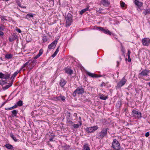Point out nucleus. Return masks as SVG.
<instances>
[{"mask_svg":"<svg viewBox=\"0 0 150 150\" xmlns=\"http://www.w3.org/2000/svg\"><path fill=\"white\" fill-rule=\"evenodd\" d=\"M10 76V74H4L3 79H8Z\"/></svg>","mask_w":150,"mask_h":150,"instance_id":"nucleus-27","label":"nucleus"},{"mask_svg":"<svg viewBox=\"0 0 150 150\" xmlns=\"http://www.w3.org/2000/svg\"><path fill=\"white\" fill-rule=\"evenodd\" d=\"M127 79L125 78V76H124L122 79L117 83V86H116L117 89L119 88L124 86L127 81Z\"/></svg>","mask_w":150,"mask_h":150,"instance_id":"nucleus-5","label":"nucleus"},{"mask_svg":"<svg viewBox=\"0 0 150 150\" xmlns=\"http://www.w3.org/2000/svg\"><path fill=\"white\" fill-rule=\"evenodd\" d=\"M69 122L70 124V125H72L73 124V122L71 121H69Z\"/></svg>","mask_w":150,"mask_h":150,"instance_id":"nucleus-57","label":"nucleus"},{"mask_svg":"<svg viewBox=\"0 0 150 150\" xmlns=\"http://www.w3.org/2000/svg\"><path fill=\"white\" fill-rule=\"evenodd\" d=\"M83 150H90L89 146L88 144H86L83 146Z\"/></svg>","mask_w":150,"mask_h":150,"instance_id":"nucleus-24","label":"nucleus"},{"mask_svg":"<svg viewBox=\"0 0 150 150\" xmlns=\"http://www.w3.org/2000/svg\"><path fill=\"white\" fill-rule=\"evenodd\" d=\"M81 125H80V124L79 125L78 124H74L73 125V127L74 129H76L78 128L79 126H81Z\"/></svg>","mask_w":150,"mask_h":150,"instance_id":"nucleus-32","label":"nucleus"},{"mask_svg":"<svg viewBox=\"0 0 150 150\" xmlns=\"http://www.w3.org/2000/svg\"><path fill=\"white\" fill-rule=\"evenodd\" d=\"M79 119L80 120L79 121V124H80V125H82V123L81 121V118L80 117H79Z\"/></svg>","mask_w":150,"mask_h":150,"instance_id":"nucleus-45","label":"nucleus"},{"mask_svg":"<svg viewBox=\"0 0 150 150\" xmlns=\"http://www.w3.org/2000/svg\"><path fill=\"white\" fill-rule=\"evenodd\" d=\"M59 46L57 48V49L55 51V52H57V53L58 52V51H59Z\"/></svg>","mask_w":150,"mask_h":150,"instance_id":"nucleus-56","label":"nucleus"},{"mask_svg":"<svg viewBox=\"0 0 150 150\" xmlns=\"http://www.w3.org/2000/svg\"><path fill=\"white\" fill-rule=\"evenodd\" d=\"M150 13V9H144L143 11V14L145 15Z\"/></svg>","mask_w":150,"mask_h":150,"instance_id":"nucleus-19","label":"nucleus"},{"mask_svg":"<svg viewBox=\"0 0 150 150\" xmlns=\"http://www.w3.org/2000/svg\"><path fill=\"white\" fill-rule=\"evenodd\" d=\"M101 5L103 6H108L110 4L109 2L106 0H103L101 1Z\"/></svg>","mask_w":150,"mask_h":150,"instance_id":"nucleus-13","label":"nucleus"},{"mask_svg":"<svg viewBox=\"0 0 150 150\" xmlns=\"http://www.w3.org/2000/svg\"><path fill=\"white\" fill-rule=\"evenodd\" d=\"M130 51L129 50H128V52H127V55L128 56H130Z\"/></svg>","mask_w":150,"mask_h":150,"instance_id":"nucleus-52","label":"nucleus"},{"mask_svg":"<svg viewBox=\"0 0 150 150\" xmlns=\"http://www.w3.org/2000/svg\"><path fill=\"white\" fill-rule=\"evenodd\" d=\"M98 29L101 30V31H102L104 33L106 34H108L109 35H111V32L109 31L108 30H105L103 28L101 27H97Z\"/></svg>","mask_w":150,"mask_h":150,"instance_id":"nucleus-11","label":"nucleus"},{"mask_svg":"<svg viewBox=\"0 0 150 150\" xmlns=\"http://www.w3.org/2000/svg\"><path fill=\"white\" fill-rule=\"evenodd\" d=\"M42 40L43 42H47V36H43L42 37Z\"/></svg>","mask_w":150,"mask_h":150,"instance_id":"nucleus-38","label":"nucleus"},{"mask_svg":"<svg viewBox=\"0 0 150 150\" xmlns=\"http://www.w3.org/2000/svg\"><path fill=\"white\" fill-rule=\"evenodd\" d=\"M13 107H10V108H9V110H11L12 109H13Z\"/></svg>","mask_w":150,"mask_h":150,"instance_id":"nucleus-59","label":"nucleus"},{"mask_svg":"<svg viewBox=\"0 0 150 150\" xmlns=\"http://www.w3.org/2000/svg\"><path fill=\"white\" fill-rule=\"evenodd\" d=\"M43 52V50L42 49H41L39 52V53L37 54V55L39 56V57H40L42 54Z\"/></svg>","mask_w":150,"mask_h":150,"instance_id":"nucleus-37","label":"nucleus"},{"mask_svg":"<svg viewBox=\"0 0 150 150\" xmlns=\"http://www.w3.org/2000/svg\"><path fill=\"white\" fill-rule=\"evenodd\" d=\"M7 83V82L6 80L1 79L0 80V84L1 85H3Z\"/></svg>","mask_w":150,"mask_h":150,"instance_id":"nucleus-26","label":"nucleus"},{"mask_svg":"<svg viewBox=\"0 0 150 150\" xmlns=\"http://www.w3.org/2000/svg\"><path fill=\"white\" fill-rule=\"evenodd\" d=\"M87 74L89 76H91L92 77H97L99 76H98V75L96 74H95L92 73H91L89 72H87ZM99 77H100L99 76Z\"/></svg>","mask_w":150,"mask_h":150,"instance_id":"nucleus-16","label":"nucleus"},{"mask_svg":"<svg viewBox=\"0 0 150 150\" xmlns=\"http://www.w3.org/2000/svg\"><path fill=\"white\" fill-rule=\"evenodd\" d=\"M30 61H29L28 62L25 63L24 64L23 66L21 68V70L25 67H26L27 66H30L31 65V63H30Z\"/></svg>","mask_w":150,"mask_h":150,"instance_id":"nucleus-18","label":"nucleus"},{"mask_svg":"<svg viewBox=\"0 0 150 150\" xmlns=\"http://www.w3.org/2000/svg\"><path fill=\"white\" fill-rule=\"evenodd\" d=\"M4 74L0 72V78L3 79L4 76Z\"/></svg>","mask_w":150,"mask_h":150,"instance_id":"nucleus-44","label":"nucleus"},{"mask_svg":"<svg viewBox=\"0 0 150 150\" xmlns=\"http://www.w3.org/2000/svg\"><path fill=\"white\" fill-rule=\"evenodd\" d=\"M5 146L8 149H12L13 147L12 145L9 144H6Z\"/></svg>","mask_w":150,"mask_h":150,"instance_id":"nucleus-20","label":"nucleus"},{"mask_svg":"<svg viewBox=\"0 0 150 150\" xmlns=\"http://www.w3.org/2000/svg\"><path fill=\"white\" fill-rule=\"evenodd\" d=\"M132 115L133 117L137 118H140L142 117L141 113L135 110H133L132 111Z\"/></svg>","mask_w":150,"mask_h":150,"instance_id":"nucleus-8","label":"nucleus"},{"mask_svg":"<svg viewBox=\"0 0 150 150\" xmlns=\"http://www.w3.org/2000/svg\"><path fill=\"white\" fill-rule=\"evenodd\" d=\"M43 52V50L42 49H41L39 52V53L37 54V55L39 56V57H40L42 54Z\"/></svg>","mask_w":150,"mask_h":150,"instance_id":"nucleus-36","label":"nucleus"},{"mask_svg":"<svg viewBox=\"0 0 150 150\" xmlns=\"http://www.w3.org/2000/svg\"><path fill=\"white\" fill-rule=\"evenodd\" d=\"M143 45L144 46H147L150 43V39L149 38H145L142 40Z\"/></svg>","mask_w":150,"mask_h":150,"instance_id":"nucleus-9","label":"nucleus"},{"mask_svg":"<svg viewBox=\"0 0 150 150\" xmlns=\"http://www.w3.org/2000/svg\"><path fill=\"white\" fill-rule=\"evenodd\" d=\"M134 3L139 7H141L143 5V3L139 1L138 0H135Z\"/></svg>","mask_w":150,"mask_h":150,"instance_id":"nucleus-14","label":"nucleus"},{"mask_svg":"<svg viewBox=\"0 0 150 150\" xmlns=\"http://www.w3.org/2000/svg\"><path fill=\"white\" fill-rule=\"evenodd\" d=\"M12 37H13V38H14V40H15L17 38V36L15 33H13V34Z\"/></svg>","mask_w":150,"mask_h":150,"instance_id":"nucleus-40","label":"nucleus"},{"mask_svg":"<svg viewBox=\"0 0 150 150\" xmlns=\"http://www.w3.org/2000/svg\"><path fill=\"white\" fill-rule=\"evenodd\" d=\"M148 79H145V80H146V81H148Z\"/></svg>","mask_w":150,"mask_h":150,"instance_id":"nucleus-64","label":"nucleus"},{"mask_svg":"<svg viewBox=\"0 0 150 150\" xmlns=\"http://www.w3.org/2000/svg\"><path fill=\"white\" fill-rule=\"evenodd\" d=\"M121 51H122V52L123 53V54L124 55V56H125V55H124V53H125V49L124 48V47H123V46L121 44Z\"/></svg>","mask_w":150,"mask_h":150,"instance_id":"nucleus-31","label":"nucleus"},{"mask_svg":"<svg viewBox=\"0 0 150 150\" xmlns=\"http://www.w3.org/2000/svg\"><path fill=\"white\" fill-rule=\"evenodd\" d=\"M4 32L1 31H0V36H2L4 35Z\"/></svg>","mask_w":150,"mask_h":150,"instance_id":"nucleus-53","label":"nucleus"},{"mask_svg":"<svg viewBox=\"0 0 150 150\" xmlns=\"http://www.w3.org/2000/svg\"><path fill=\"white\" fill-rule=\"evenodd\" d=\"M149 135V132H147L145 134V136L146 137H148Z\"/></svg>","mask_w":150,"mask_h":150,"instance_id":"nucleus-51","label":"nucleus"},{"mask_svg":"<svg viewBox=\"0 0 150 150\" xmlns=\"http://www.w3.org/2000/svg\"><path fill=\"white\" fill-rule=\"evenodd\" d=\"M105 83L104 82H102V83L100 85V87H102L103 86H105Z\"/></svg>","mask_w":150,"mask_h":150,"instance_id":"nucleus-47","label":"nucleus"},{"mask_svg":"<svg viewBox=\"0 0 150 150\" xmlns=\"http://www.w3.org/2000/svg\"><path fill=\"white\" fill-rule=\"evenodd\" d=\"M10 137L14 140V141L15 142H16L18 141L17 139L13 135L12 132H11L10 133Z\"/></svg>","mask_w":150,"mask_h":150,"instance_id":"nucleus-25","label":"nucleus"},{"mask_svg":"<svg viewBox=\"0 0 150 150\" xmlns=\"http://www.w3.org/2000/svg\"><path fill=\"white\" fill-rule=\"evenodd\" d=\"M99 98L102 100H106L108 98V97L107 96H104L103 94H101L99 96Z\"/></svg>","mask_w":150,"mask_h":150,"instance_id":"nucleus-21","label":"nucleus"},{"mask_svg":"<svg viewBox=\"0 0 150 150\" xmlns=\"http://www.w3.org/2000/svg\"><path fill=\"white\" fill-rule=\"evenodd\" d=\"M11 85L12 84L11 83L8 85H6V86L3 87V89L4 90H6L10 87L11 86Z\"/></svg>","mask_w":150,"mask_h":150,"instance_id":"nucleus-29","label":"nucleus"},{"mask_svg":"<svg viewBox=\"0 0 150 150\" xmlns=\"http://www.w3.org/2000/svg\"><path fill=\"white\" fill-rule=\"evenodd\" d=\"M9 0H4L5 1H8Z\"/></svg>","mask_w":150,"mask_h":150,"instance_id":"nucleus-63","label":"nucleus"},{"mask_svg":"<svg viewBox=\"0 0 150 150\" xmlns=\"http://www.w3.org/2000/svg\"><path fill=\"white\" fill-rule=\"evenodd\" d=\"M16 30L17 32L19 33H21V30L20 29L18 28H16Z\"/></svg>","mask_w":150,"mask_h":150,"instance_id":"nucleus-49","label":"nucleus"},{"mask_svg":"<svg viewBox=\"0 0 150 150\" xmlns=\"http://www.w3.org/2000/svg\"><path fill=\"white\" fill-rule=\"evenodd\" d=\"M14 40H15L14 38H13L12 37L9 38V40L10 42H12Z\"/></svg>","mask_w":150,"mask_h":150,"instance_id":"nucleus-43","label":"nucleus"},{"mask_svg":"<svg viewBox=\"0 0 150 150\" xmlns=\"http://www.w3.org/2000/svg\"><path fill=\"white\" fill-rule=\"evenodd\" d=\"M150 73V70H148L146 69H145L142 71L141 72L139 73V74L141 76H146L149 79L150 78L149 74Z\"/></svg>","mask_w":150,"mask_h":150,"instance_id":"nucleus-6","label":"nucleus"},{"mask_svg":"<svg viewBox=\"0 0 150 150\" xmlns=\"http://www.w3.org/2000/svg\"><path fill=\"white\" fill-rule=\"evenodd\" d=\"M65 72L69 75H71L73 74V72L72 70L69 68H66L65 69Z\"/></svg>","mask_w":150,"mask_h":150,"instance_id":"nucleus-15","label":"nucleus"},{"mask_svg":"<svg viewBox=\"0 0 150 150\" xmlns=\"http://www.w3.org/2000/svg\"><path fill=\"white\" fill-rule=\"evenodd\" d=\"M4 29V26L3 25L0 26V31L3 30Z\"/></svg>","mask_w":150,"mask_h":150,"instance_id":"nucleus-42","label":"nucleus"},{"mask_svg":"<svg viewBox=\"0 0 150 150\" xmlns=\"http://www.w3.org/2000/svg\"><path fill=\"white\" fill-rule=\"evenodd\" d=\"M16 3L20 7H21V8H26V6H21V3L19 1H17L16 2Z\"/></svg>","mask_w":150,"mask_h":150,"instance_id":"nucleus-28","label":"nucleus"},{"mask_svg":"<svg viewBox=\"0 0 150 150\" xmlns=\"http://www.w3.org/2000/svg\"><path fill=\"white\" fill-rule=\"evenodd\" d=\"M39 57V56L37 55H36V56H35V57H34V58L35 59H37Z\"/></svg>","mask_w":150,"mask_h":150,"instance_id":"nucleus-55","label":"nucleus"},{"mask_svg":"<svg viewBox=\"0 0 150 150\" xmlns=\"http://www.w3.org/2000/svg\"><path fill=\"white\" fill-rule=\"evenodd\" d=\"M13 57V55L11 54H7L5 56V58L7 59H10Z\"/></svg>","mask_w":150,"mask_h":150,"instance_id":"nucleus-22","label":"nucleus"},{"mask_svg":"<svg viewBox=\"0 0 150 150\" xmlns=\"http://www.w3.org/2000/svg\"><path fill=\"white\" fill-rule=\"evenodd\" d=\"M84 92V89L81 86L77 87L72 94L73 96L74 97L76 95V93L78 95H81Z\"/></svg>","mask_w":150,"mask_h":150,"instance_id":"nucleus-3","label":"nucleus"},{"mask_svg":"<svg viewBox=\"0 0 150 150\" xmlns=\"http://www.w3.org/2000/svg\"><path fill=\"white\" fill-rule=\"evenodd\" d=\"M66 25L67 27L69 26L73 22L72 16L70 13H69L65 17Z\"/></svg>","mask_w":150,"mask_h":150,"instance_id":"nucleus-1","label":"nucleus"},{"mask_svg":"<svg viewBox=\"0 0 150 150\" xmlns=\"http://www.w3.org/2000/svg\"><path fill=\"white\" fill-rule=\"evenodd\" d=\"M109 130L108 128L103 129L98 134L97 138L98 139H102L107 134V131Z\"/></svg>","mask_w":150,"mask_h":150,"instance_id":"nucleus-2","label":"nucleus"},{"mask_svg":"<svg viewBox=\"0 0 150 150\" xmlns=\"http://www.w3.org/2000/svg\"><path fill=\"white\" fill-rule=\"evenodd\" d=\"M18 73V71L15 72L11 76V79L14 78H15Z\"/></svg>","mask_w":150,"mask_h":150,"instance_id":"nucleus-39","label":"nucleus"},{"mask_svg":"<svg viewBox=\"0 0 150 150\" xmlns=\"http://www.w3.org/2000/svg\"><path fill=\"white\" fill-rule=\"evenodd\" d=\"M30 63H31V65L33 67L36 64V61L33 60V61H30Z\"/></svg>","mask_w":150,"mask_h":150,"instance_id":"nucleus-34","label":"nucleus"},{"mask_svg":"<svg viewBox=\"0 0 150 150\" xmlns=\"http://www.w3.org/2000/svg\"><path fill=\"white\" fill-rule=\"evenodd\" d=\"M111 146L115 150H119L120 149V144L115 139H113Z\"/></svg>","mask_w":150,"mask_h":150,"instance_id":"nucleus-4","label":"nucleus"},{"mask_svg":"<svg viewBox=\"0 0 150 150\" xmlns=\"http://www.w3.org/2000/svg\"><path fill=\"white\" fill-rule=\"evenodd\" d=\"M57 52L55 51V52L52 55V57H54L56 56V55H57Z\"/></svg>","mask_w":150,"mask_h":150,"instance_id":"nucleus-46","label":"nucleus"},{"mask_svg":"<svg viewBox=\"0 0 150 150\" xmlns=\"http://www.w3.org/2000/svg\"><path fill=\"white\" fill-rule=\"evenodd\" d=\"M26 16L29 18H30L33 17V15L32 14H28Z\"/></svg>","mask_w":150,"mask_h":150,"instance_id":"nucleus-41","label":"nucleus"},{"mask_svg":"<svg viewBox=\"0 0 150 150\" xmlns=\"http://www.w3.org/2000/svg\"><path fill=\"white\" fill-rule=\"evenodd\" d=\"M125 3L124 2H122L120 3V5L122 7H124L125 6Z\"/></svg>","mask_w":150,"mask_h":150,"instance_id":"nucleus-48","label":"nucleus"},{"mask_svg":"<svg viewBox=\"0 0 150 150\" xmlns=\"http://www.w3.org/2000/svg\"><path fill=\"white\" fill-rule=\"evenodd\" d=\"M128 61L129 62H130L131 61L130 56H128Z\"/></svg>","mask_w":150,"mask_h":150,"instance_id":"nucleus-50","label":"nucleus"},{"mask_svg":"<svg viewBox=\"0 0 150 150\" xmlns=\"http://www.w3.org/2000/svg\"><path fill=\"white\" fill-rule=\"evenodd\" d=\"M98 129L97 126H94L92 127H87L86 129V130L88 133L93 132Z\"/></svg>","mask_w":150,"mask_h":150,"instance_id":"nucleus-7","label":"nucleus"},{"mask_svg":"<svg viewBox=\"0 0 150 150\" xmlns=\"http://www.w3.org/2000/svg\"><path fill=\"white\" fill-rule=\"evenodd\" d=\"M117 67H118V65H119V62L118 61L117 62Z\"/></svg>","mask_w":150,"mask_h":150,"instance_id":"nucleus-61","label":"nucleus"},{"mask_svg":"<svg viewBox=\"0 0 150 150\" xmlns=\"http://www.w3.org/2000/svg\"><path fill=\"white\" fill-rule=\"evenodd\" d=\"M66 99L65 97L64 96H58L57 98V99L58 100H61L63 101L64 102L65 101Z\"/></svg>","mask_w":150,"mask_h":150,"instance_id":"nucleus-17","label":"nucleus"},{"mask_svg":"<svg viewBox=\"0 0 150 150\" xmlns=\"http://www.w3.org/2000/svg\"><path fill=\"white\" fill-rule=\"evenodd\" d=\"M13 115L16 116L18 113V111L16 110H14L11 111Z\"/></svg>","mask_w":150,"mask_h":150,"instance_id":"nucleus-33","label":"nucleus"},{"mask_svg":"<svg viewBox=\"0 0 150 150\" xmlns=\"http://www.w3.org/2000/svg\"><path fill=\"white\" fill-rule=\"evenodd\" d=\"M57 40H55L48 46V49L50 50L54 48L57 44Z\"/></svg>","mask_w":150,"mask_h":150,"instance_id":"nucleus-10","label":"nucleus"},{"mask_svg":"<svg viewBox=\"0 0 150 150\" xmlns=\"http://www.w3.org/2000/svg\"><path fill=\"white\" fill-rule=\"evenodd\" d=\"M55 136L54 135H52L50 136L49 140L50 141H53V139L54 138Z\"/></svg>","mask_w":150,"mask_h":150,"instance_id":"nucleus-35","label":"nucleus"},{"mask_svg":"<svg viewBox=\"0 0 150 150\" xmlns=\"http://www.w3.org/2000/svg\"><path fill=\"white\" fill-rule=\"evenodd\" d=\"M9 108H5V110H9Z\"/></svg>","mask_w":150,"mask_h":150,"instance_id":"nucleus-60","label":"nucleus"},{"mask_svg":"<svg viewBox=\"0 0 150 150\" xmlns=\"http://www.w3.org/2000/svg\"><path fill=\"white\" fill-rule=\"evenodd\" d=\"M17 105L19 106H21L23 105V101L20 100L17 102Z\"/></svg>","mask_w":150,"mask_h":150,"instance_id":"nucleus-30","label":"nucleus"},{"mask_svg":"<svg viewBox=\"0 0 150 150\" xmlns=\"http://www.w3.org/2000/svg\"><path fill=\"white\" fill-rule=\"evenodd\" d=\"M89 9V7H87L81 10L80 11V14L81 15H82L83 13L87 11Z\"/></svg>","mask_w":150,"mask_h":150,"instance_id":"nucleus-23","label":"nucleus"},{"mask_svg":"<svg viewBox=\"0 0 150 150\" xmlns=\"http://www.w3.org/2000/svg\"><path fill=\"white\" fill-rule=\"evenodd\" d=\"M2 21H4V20H7L4 17H3L1 18Z\"/></svg>","mask_w":150,"mask_h":150,"instance_id":"nucleus-58","label":"nucleus"},{"mask_svg":"<svg viewBox=\"0 0 150 150\" xmlns=\"http://www.w3.org/2000/svg\"><path fill=\"white\" fill-rule=\"evenodd\" d=\"M18 105L17 104H15L13 106V108H16L17 107Z\"/></svg>","mask_w":150,"mask_h":150,"instance_id":"nucleus-54","label":"nucleus"},{"mask_svg":"<svg viewBox=\"0 0 150 150\" xmlns=\"http://www.w3.org/2000/svg\"><path fill=\"white\" fill-rule=\"evenodd\" d=\"M67 81L63 79H61L59 81V84L62 87H63L66 84Z\"/></svg>","mask_w":150,"mask_h":150,"instance_id":"nucleus-12","label":"nucleus"},{"mask_svg":"<svg viewBox=\"0 0 150 150\" xmlns=\"http://www.w3.org/2000/svg\"><path fill=\"white\" fill-rule=\"evenodd\" d=\"M148 85L149 86H150V82L148 83Z\"/></svg>","mask_w":150,"mask_h":150,"instance_id":"nucleus-62","label":"nucleus"}]
</instances>
